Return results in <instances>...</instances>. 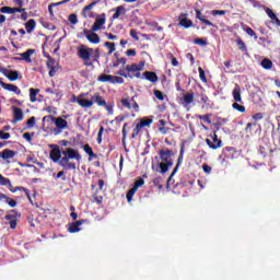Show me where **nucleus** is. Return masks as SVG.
<instances>
[{"instance_id":"obj_1","label":"nucleus","mask_w":280,"mask_h":280,"mask_svg":"<svg viewBox=\"0 0 280 280\" xmlns=\"http://www.w3.org/2000/svg\"><path fill=\"white\" fill-rule=\"evenodd\" d=\"M50 159L55 163L59 162V165L63 170H68V171L73 170L74 171L77 168V164L71 161L74 160V161L80 162L82 156H81L79 150H75L73 148H66V150H63L61 152L60 148L58 145H56L50 151Z\"/></svg>"},{"instance_id":"obj_2","label":"nucleus","mask_w":280,"mask_h":280,"mask_svg":"<svg viewBox=\"0 0 280 280\" xmlns=\"http://www.w3.org/2000/svg\"><path fill=\"white\" fill-rule=\"evenodd\" d=\"M78 56L83 60L85 67L94 68V62L100 63L101 50L100 48L86 47V45H81L78 48Z\"/></svg>"},{"instance_id":"obj_3","label":"nucleus","mask_w":280,"mask_h":280,"mask_svg":"<svg viewBox=\"0 0 280 280\" xmlns=\"http://www.w3.org/2000/svg\"><path fill=\"white\" fill-rule=\"evenodd\" d=\"M159 156L161 162L158 164L160 173L164 175L168 172L170 167L174 165L172 158L175 156V152L168 148L162 149L159 151Z\"/></svg>"},{"instance_id":"obj_4","label":"nucleus","mask_w":280,"mask_h":280,"mask_svg":"<svg viewBox=\"0 0 280 280\" xmlns=\"http://www.w3.org/2000/svg\"><path fill=\"white\" fill-rule=\"evenodd\" d=\"M232 96H233V100L235 101V103L232 104V108L241 114L246 113V107H244L243 105H240V104H243L240 84H235L232 91Z\"/></svg>"},{"instance_id":"obj_5","label":"nucleus","mask_w":280,"mask_h":280,"mask_svg":"<svg viewBox=\"0 0 280 280\" xmlns=\"http://www.w3.org/2000/svg\"><path fill=\"white\" fill-rule=\"evenodd\" d=\"M205 142L211 150H218L223 147L222 140L218 139L217 131H213L212 135H208V139H206Z\"/></svg>"},{"instance_id":"obj_6","label":"nucleus","mask_w":280,"mask_h":280,"mask_svg":"<svg viewBox=\"0 0 280 280\" xmlns=\"http://www.w3.org/2000/svg\"><path fill=\"white\" fill-rule=\"evenodd\" d=\"M46 66L49 69L48 75L54 78L59 70V63L51 56L47 55Z\"/></svg>"},{"instance_id":"obj_7","label":"nucleus","mask_w":280,"mask_h":280,"mask_svg":"<svg viewBox=\"0 0 280 280\" xmlns=\"http://www.w3.org/2000/svg\"><path fill=\"white\" fill-rule=\"evenodd\" d=\"M144 63H133V65H127L126 66V72L128 73H135L132 74L133 78L141 79V72L143 70Z\"/></svg>"},{"instance_id":"obj_8","label":"nucleus","mask_w":280,"mask_h":280,"mask_svg":"<svg viewBox=\"0 0 280 280\" xmlns=\"http://www.w3.org/2000/svg\"><path fill=\"white\" fill-rule=\"evenodd\" d=\"M105 23H106V14L105 13L97 14L91 28L92 32L101 31L103 28V25H105Z\"/></svg>"},{"instance_id":"obj_9","label":"nucleus","mask_w":280,"mask_h":280,"mask_svg":"<svg viewBox=\"0 0 280 280\" xmlns=\"http://www.w3.org/2000/svg\"><path fill=\"white\" fill-rule=\"evenodd\" d=\"M51 121L55 124L56 128L59 130L58 132H55V135H58L61 132L63 129L69 128V124L63 117H51Z\"/></svg>"},{"instance_id":"obj_10","label":"nucleus","mask_w":280,"mask_h":280,"mask_svg":"<svg viewBox=\"0 0 280 280\" xmlns=\"http://www.w3.org/2000/svg\"><path fill=\"white\" fill-rule=\"evenodd\" d=\"M184 152H185V143L183 142L180 144V152H179V156H178V160H177V165L175 168H173V173H171L170 177L167 178V184H170V182L172 180V178L175 176V174L177 173L180 164L183 163L184 161Z\"/></svg>"},{"instance_id":"obj_11","label":"nucleus","mask_w":280,"mask_h":280,"mask_svg":"<svg viewBox=\"0 0 280 280\" xmlns=\"http://www.w3.org/2000/svg\"><path fill=\"white\" fill-rule=\"evenodd\" d=\"M13 110V120L12 124L16 125L18 122H21L24 120V113L21 107H12Z\"/></svg>"},{"instance_id":"obj_12","label":"nucleus","mask_w":280,"mask_h":280,"mask_svg":"<svg viewBox=\"0 0 280 280\" xmlns=\"http://www.w3.org/2000/svg\"><path fill=\"white\" fill-rule=\"evenodd\" d=\"M0 85L2 86V89L4 91H10L11 93H16L18 95H20L22 93V91L20 90V88L18 85H14L11 83H5L2 81L1 78H0Z\"/></svg>"},{"instance_id":"obj_13","label":"nucleus","mask_w":280,"mask_h":280,"mask_svg":"<svg viewBox=\"0 0 280 280\" xmlns=\"http://www.w3.org/2000/svg\"><path fill=\"white\" fill-rule=\"evenodd\" d=\"M86 39L93 44V45H98L101 43V37L98 36V34H96L95 32H91L86 28H84V34H86Z\"/></svg>"},{"instance_id":"obj_14","label":"nucleus","mask_w":280,"mask_h":280,"mask_svg":"<svg viewBox=\"0 0 280 280\" xmlns=\"http://www.w3.org/2000/svg\"><path fill=\"white\" fill-rule=\"evenodd\" d=\"M18 155V151L11 150V149H4L2 152H0V159H3V161H9L10 159H14Z\"/></svg>"},{"instance_id":"obj_15","label":"nucleus","mask_w":280,"mask_h":280,"mask_svg":"<svg viewBox=\"0 0 280 280\" xmlns=\"http://www.w3.org/2000/svg\"><path fill=\"white\" fill-rule=\"evenodd\" d=\"M86 223V220L84 219H81V220H78L75 222H72L70 224H68V232L70 233H77L80 231V228L82 224Z\"/></svg>"},{"instance_id":"obj_16","label":"nucleus","mask_w":280,"mask_h":280,"mask_svg":"<svg viewBox=\"0 0 280 280\" xmlns=\"http://www.w3.org/2000/svg\"><path fill=\"white\" fill-rule=\"evenodd\" d=\"M195 101V93H186L184 96L180 98L182 104L184 107L190 105Z\"/></svg>"},{"instance_id":"obj_17","label":"nucleus","mask_w":280,"mask_h":280,"mask_svg":"<svg viewBox=\"0 0 280 280\" xmlns=\"http://www.w3.org/2000/svg\"><path fill=\"white\" fill-rule=\"evenodd\" d=\"M34 54H35V49L28 48V49H26V51L21 54L20 60H25L26 62H32L31 56H33Z\"/></svg>"},{"instance_id":"obj_18","label":"nucleus","mask_w":280,"mask_h":280,"mask_svg":"<svg viewBox=\"0 0 280 280\" xmlns=\"http://www.w3.org/2000/svg\"><path fill=\"white\" fill-rule=\"evenodd\" d=\"M143 78L147 79V81H149L151 83L159 82V75L155 74L154 72L145 71V72H143Z\"/></svg>"},{"instance_id":"obj_19","label":"nucleus","mask_w":280,"mask_h":280,"mask_svg":"<svg viewBox=\"0 0 280 280\" xmlns=\"http://www.w3.org/2000/svg\"><path fill=\"white\" fill-rule=\"evenodd\" d=\"M195 12H196V19L198 21L202 22L205 25L213 26V23L211 21L205 19V16L202 15V12L199 9H196Z\"/></svg>"},{"instance_id":"obj_20","label":"nucleus","mask_w":280,"mask_h":280,"mask_svg":"<svg viewBox=\"0 0 280 280\" xmlns=\"http://www.w3.org/2000/svg\"><path fill=\"white\" fill-rule=\"evenodd\" d=\"M273 150L270 148L269 144H261L259 147V154L262 156V158H267L269 153H272Z\"/></svg>"},{"instance_id":"obj_21","label":"nucleus","mask_w":280,"mask_h":280,"mask_svg":"<svg viewBox=\"0 0 280 280\" xmlns=\"http://www.w3.org/2000/svg\"><path fill=\"white\" fill-rule=\"evenodd\" d=\"M77 103L82 107V108H91L94 106V102L92 100H84V98H78Z\"/></svg>"},{"instance_id":"obj_22","label":"nucleus","mask_w":280,"mask_h":280,"mask_svg":"<svg viewBox=\"0 0 280 280\" xmlns=\"http://www.w3.org/2000/svg\"><path fill=\"white\" fill-rule=\"evenodd\" d=\"M91 100L93 103H96V105L100 107L106 106V101L100 94H94L93 96H91Z\"/></svg>"},{"instance_id":"obj_23","label":"nucleus","mask_w":280,"mask_h":280,"mask_svg":"<svg viewBox=\"0 0 280 280\" xmlns=\"http://www.w3.org/2000/svg\"><path fill=\"white\" fill-rule=\"evenodd\" d=\"M83 151L89 155L90 159H97V154L93 151V148L90 143L83 145Z\"/></svg>"},{"instance_id":"obj_24","label":"nucleus","mask_w":280,"mask_h":280,"mask_svg":"<svg viewBox=\"0 0 280 280\" xmlns=\"http://www.w3.org/2000/svg\"><path fill=\"white\" fill-rule=\"evenodd\" d=\"M26 33H32L36 28V21L34 19L28 20L25 24Z\"/></svg>"},{"instance_id":"obj_25","label":"nucleus","mask_w":280,"mask_h":280,"mask_svg":"<svg viewBox=\"0 0 280 280\" xmlns=\"http://www.w3.org/2000/svg\"><path fill=\"white\" fill-rule=\"evenodd\" d=\"M113 11H115L113 20H118V18L121 16V14H126V8L122 5L113 9Z\"/></svg>"},{"instance_id":"obj_26","label":"nucleus","mask_w":280,"mask_h":280,"mask_svg":"<svg viewBox=\"0 0 280 280\" xmlns=\"http://www.w3.org/2000/svg\"><path fill=\"white\" fill-rule=\"evenodd\" d=\"M103 46L108 49L107 56H112L116 50V44L114 42H105Z\"/></svg>"},{"instance_id":"obj_27","label":"nucleus","mask_w":280,"mask_h":280,"mask_svg":"<svg viewBox=\"0 0 280 280\" xmlns=\"http://www.w3.org/2000/svg\"><path fill=\"white\" fill-rule=\"evenodd\" d=\"M166 126V121L164 119H160L159 120V131L162 135H166L170 131V128L165 127Z\"/></svg>"},{"instance_id":"obj_28","label":"nucleus","mask_w":280,"mask_h":280,"mask_svg":"<svg viewBox=\"0 0 280 280\" xmlns=\"http://www.w3.org/2000/svg\"><path fill=\"white\" fill-rule=\"evenodd\" d=\"M40 92L39 89H34L31 88V90H28V96L31 98V103H35L37 101L36 96L38 95V93Z\"/></svg>"},{"instance_id":"obj_29","label":"nucleus","mask_w":280,"mask_h":280,"mask_svg":"<svg viewBox=\"0 0 280 280\" xmlns=\"http://www.w3.org/2000/svg\"><path fill=\"white\" fill-rule=\"evenodd\" d=\"M152 122H153L152 118L143 117L141 118L140 122H138V125H140L142 128H150Z\"/></svg>"},{"instance_id":"obj_30","label":"nucleus","mask_w":280,"mask_h":280,"mask_svg":"<svg viewBox=\"0 0 280 280\" xmlns=\"http://www.w3.org/2000/svg\"><path fill=\"white\" fill-rule=\"evenodd\" d=\"M96 4L97 2H91L90 4H86V7L82 9V16L84 19L89 18V14H86V12L92 11Z\"/></svg>"},{"instance_id":"obj_31","label":"nucleus","mask_w":280,"mask_h":280,"mask_svg":"<svg viewBox=\"0 0 280 280\" xmlns=\"http://www.w3.org/2000/svg\"><path fill=\"white\" fill-rule=\"evenodd\" d=\"M260 66H261L265 70H270V69H272V67H273V62H272L270 59L265 58L264 60H261Z\"/></svg>"},{"instance_id":"obj_32","label":"nucleus","mask_w":280,"mask_h":280,"mask_svg":"<svg viewBox=\"0 0 280 280\" xmlns=\"http://www.w3.org/2000/svg\"><path fill=\"white\" fill-rule=\"evenodd\" d=\"M212 114L196 115V118L202 120L205 124L211 125Z\"/></svg>"},{"instance_id":"obj_33","label":"nucleus","mask_w":280,"mask_h":280,"mask_svg":"<svg viewBox=\"0 0 280 280\" xmlns=\"http://www.w3.org/2000/svg\"><path fill=\"white\" fill-rule=\"evenodd\" d=\"M200 101H201V103L203 104V106L201 107V108H210L211 106H210V100H209V97H208V95H206V94H203V93H201L200 94Z\"/></svg>"},{"instance_id":"obj_34","label":"nucleus","mask_w":280,"mask_h":280,"mask_svg":"<svg viewBox=\"0 0 280 280\" xmlns=\"http://www.w3.org/2000/svg\"><path fill=\"white\" fill-rule=\"evenodd\" d=\"M112 80H113V75L112 74H100L97 77V81L98 82H103V83H106V82H110L112 83Z\"/></svg>"},{"instance_id":"obj_35","label":"nucleus","mask_w":280,"mask_h":280,"mask_svg":"<svg viewBox=\"0 0 280 280\" xmlns=\"http://www.w3.org/2000/svg\"><path fill=\"white\" fill-rule=\"evenodd\" d=\"M143 127L140 125V124H137L136 126H135V128L132 129V132H131V139H136L138 136H139V133L141 132V129H142Z\"/></svg>"},{"instance_id":"obj_36","label":"nucleus","mask_w":280,"mask_h":280,"mask_svg":"<svg viewBox=\"0 0 280 280\" xmlns=\"http://www.w3.org/2000/svg\"><path fill=\"white\" fill-rule=\"evenodd\" d=\"M236 46H237L240 51H242V52H246L247 51V46L243 42V39H241V38L236 39Z\"/></svg>"},{"instance_id":"obj_37","label":"nucleus","mask_w":280,"mask_h":280,"mask_svg":"<svg viewBox=\"0 0 280 280\" xmlns=\"http://www.w3.org/2000/svg\"><path fill=\"white\" fill-rule=\"evenodd\" d=\"M9 81L14 82L19 79V72L18 71H10L8 74H5Z\"/></svg>"},{"instance_id":"obj_38","label":"nucleus","mask_w":280,"mask_h":280,"mask_svg":"<svg viewBox=\"0 0 280 280\" xmlns=\"http://www.w3.org/2000/svg\"><path fill=\"white\" fill-rule=\"evenodd\" d=\"M179 25H182L185 28L191 27L194 25V22L191 20H188L186 18L182 19L179 22Z\"/></svg>"},{"instance_id":"obj_39","label":"nucleus","mask_w":280,"mask_h":280,"mask_svg":"<svg viewBox=\"0 0 280 280\" xmlns=\"http://www.w3.org/2000/svg\"><path fill=\"white\" fill-rule=\"evenodd\" d=\"M127 70H119L116 72L117 75H120L122 78H126V79H135V75H132L130 72H126Z\"/></svg>"},{"instance_id":"obj_40","label":"nucleus","mask_w":280,"mask_h":280,"mask_svg":"<svg viewBox=\"0 0 280 280\" xmlns=\"http://www.w3.org/2000/svg\"><path fill=\"white\" fill-rule=\"evenodd\" d=\"M163 178L162 177H155L153 179V186H155L158 189L162 190L163 189Z\"/></svg>"},{"instance_id":"obj_41","label":"nucleus","mask_w":280,"mask_h":280,"mask_svg":"<svg viewBox=\"0 0 280 280\" xmlns=\"http://www.w3.org/2000/svg\"><path fill=\"white\" fill-rule=\"evenodd\" d=\"M12 214H7L5 215V220H10V229H16L18 226V220L16 219H12Z\"/></svg>"},{"instance_id":"obj_42","label":"nucleus","mask_w":280,"mask_h":280,"mask_svg":"<svg viewBox=\"0 0 280 280\" xmlns=\"http://www.w3.org/2000/svg\"><path fill=\"white\" fill-rule=\"evenodd\" d=\"M127 128H128V122H125L124 126H122V130H121V133H122V144H126V140H127V136H128V131H127Z\"/></svg>"},{"instance_id":"obj_43","label":"nucleus","mask_w":280,"mask_h":280,"mask_svg":"<svg viewBox=\"0 0 280 280\" xmlns=\"http://www.w3.org/2000/svg\"><path fill=\"white\" fill-rule=\"evenodd\" d=\"M198 72H199L200 81L202 83H208V80H207V77H206V72H205V70L201 67L198 68Z\"/></svg>"},{"instance_id":"obj_44","label":"nucleus","mask_w":280,"mask_h":280,"mask_svg":"<svg viewBox=\"0 0 280 280\" xmlns=\"http://www.w3.org/2000/svg\"><path fill=\"white\" fill-rule=\"evenodd\" d=\"M125 79L122 77L113 75L112 78V84H124Z\"/></svg>"},{"instance_id":"obj_45","label":"nucleus","mask_w":280,"mask_h":280,"mask_svg":"<svg viewBox=\"0 0 280 280\" xmlns=\"http://www.w3.org/2000/svg\"><path fill=\"white\" fill-rule=\"evenodd\" d=\"M14 194H16L18 191H23L25 194L26 197H30V190L23 186H16L13 189Z\"/></svg>"},{"instance_id":"obj_46","label":"nucleus","mask_w":280,"mask_h":280,"mask_svg":"<svg viewBox=\"0 0 280 280\" xmlns=\"http://www.w3.org/2000/svg\"><path fill=\"white\" fill-rule=\"evenodd\" d=\"M127 58L126 57H122V58H118L116 60V62H114L113 67L114 68H117L119 65H122V66H126L127 65Z\"/></svg>"},{"instance_id":"obj_47","label":"nucleus","mask_w":280,"mask_h":280,"mask_svg":"<svg viewBox=\"0 0 280 280\" xmlns=\"http://www.w3.org/2000/svg\"><path fill=\"white\" fill-rule=\"evenodd\" d=\"M143 185H144V179L141 178V177H139L138 180H136V182L133 183L132 188L136 189V190H138V189H139L140 187H142Z\"/></svg>"},{"instance_id":"obj_48","label":"nucleus","mask_w":280,"mask_h":280,"mask_svg":"<svg viewBox=\"0 0 280 280\" xmlns=\"http://www.w3.org/2000/svg\"><path fill=\"white\" fill-rule=\"evenodd\" d=\"M136 192H137V190H136L133 187H131V188L128 190V192H127V195H126V198H127V201H128V202H130V201L132 200V198H133V196H135Z\"/></svg>"},{"instance_id":"obj_49","label":"nucleus","mask_w":280,"mask_h":280,"mask_svg":"<svg viewBox=\"0 0 280 280\" xmlns=\"http://www.w3.org/2000/svg\"><path fill=\"white\" fill-rule=\"evenodd\" d=\"M103 133H104V127H100L98 132H97V138H96L97 144H102V142H103V139H102Z\"/></svg>"},{"instance_id":"obj_50","label":"nucleus","mask_w":280,"mask_h":280,"mask_svg":"<svg viewBox=\"0 0 280 280\" xmlns=\"http://www.w3.org/2000/svg\"><path fill=\"white\" fill-rule=\"evenodd\" d=\"M121 105L124 108H127V109H131V103H130V100L129 98H122L120 101Z\"/></svg>"},{"instance_id":"obj_51","label":"nucleus","mask_w":280,"mask_h":280,"mask_svg":"<svg viewBox=\"0 0 280 280\" xmlns=\"http://www.w3.org/2000/svg\"><path fill=\"white\" fill-rule=\"evenodd\" d=\"M68 22H70L72 25H77L78 23V16L75 13H72L68 15Z\"/></svg>"},{"instance_id":"obj_52","label":"nucleus","mask_w":280,"mask_h":280,"mask_svg":"<svg viewBox=\"0 0 280 280\" xmlns=\"http://www.w3.org/2000/svg\"><path fill=\"white\" fill-rule=\"evenodd\" d=\"M155 97L159 100V101H164L165 100V95L162 91L160 90H155L153 91Z\"/></svg>"},{"instance_id":"obj_53","label":"nucleus","mask_w":280,"mask_h":280,"mask_svg":"<svg viewBox=\"0 0 280 280\" xmlns=\"http://www.w3.org/2000/svg\"><path fill=\"white\" fill-rule=\"evenodd\" d=\"M0 12L3 14H12V7H1Z\"/></svg>"},{"instance_id":"obj_54","label":"nucleus","mask_w":280,"mask_h":280,"mask_svg":"<svg viewBox=\"0 0 280 280\" xmlns=\"http://www.w3.org/2000/svg\"><path fill=\"white\" fill-rule=\"evenodd\" d=\"M35 125H36V117H35V116H33V117H31V118L27 119L26 126H27L28 128H32V127L35 126Z\"/></svg>"},{"instance_id":"obj_55","label":"nucleus","mask_w":280,"mask_h":280,"mask_svg":"<svg viewBox=\"0 0 280 280\" xmlns=\"http://www.w3.org/2000/svg\"><path fill=\"white\" fill-rule=\"evenodd\" d=\"M10 178L3 177V175L0 174V186L5 187L7 184H9Z\"/></svg>"},{"instance_id":"obj_56","label":"nucleus","mask_w":280,"mask_h":280,"mask_svg":"<svg viewBox=\"0 0 280 280\" xmlns=\"http://www.w3.org/2000/svg\"><path fill=\"white\" fill-rule=\"evenodd\" d=\"M103 199H104L103 196H97V195L93 196V202H95L96 205H102Z\"/></svg>"},{"instance_id":"obj_57","label":"nucleus","mask_w":280,"mask_h":280,"mask_svg":"<svg viewBox=\"0 0 280 280\" xmlns=\"http://www.w3.org/2000/svg\"><path fill=\"white\" fill-rule=\"evenodd\" d=\"M168 57L171 58V65H173V67H177L179 65L178 60L173 54H168Z\"/></svg>"},{"instance_id":"obj_58","label":"nucleus","mask_w":280,"mask_h":280,"mask_svg":"<svg viewBox=\"0 0 280 280\" xmlns=\"http://www.w3.org/2000/svg\"><path fill=\"white\" fill-rule=\"evenodd\" d=\"M264 117H265L264 113H256V114L253 115V119L255 121L261 120V119H264Z\"/></svg>"},{"instance_id":"obj_59","label":"nucleus","mask_w":280,"mask_h":280,"mask_svg":"<svg viewBox=\"0 0 280 280\" xmlns=\"http://www.w3.org/2000/svg\"><path fill=\"white\" fill-rule=\"evenodd\" d=\"M129 35H130V37H131L132 39H135L136 42L139 40L138 33H137L136 30H130V31H129Z\"/></svg>"},{"instance_id":"obj_60","label":"nucleus","mask_w":280,"mask_h":280,"mask_svg":"<svg viewBox=\"0 0 280 280\" xmlns=\"http://www.w3.org/2000/svg\"><path fill=\"white\" fill-rule=\"evenodd\" d=\"M11 135L9 132H3V130H0V139L1 140H8L10 139Z\"/></svg>"},{"instance_id":"obj_61","label":"nucleus","mask_w":280,"mask_h":280,"mask_svg":"<svg viewBox=\"0 0 280 280\" xmlns=\"http://www.w3.org/2000/svg\"><path fill=\"white\" fill-rule=\"evenodd\" d=\"M56 178L59 179L61 178L62 182H66L67 180V175L63 171L59 172L57 175H56Z\"/></svg>"},{"instance_id":"obj_62","label":"nucleus","mask_w":280,"mask_h":280,"mask_svg":"<svg viewBox=\"0 0 280 280\" xmlns=\"http://www.w3.org/2000/svg\"><path fill=\"white\" fill-rule=\"evenodd\" d=\"M194 43L199 46H207V42L205 39H201L200 37L195 39Z\"/></svg>"},{"instance_id":"obj_63","label":"nucleus","mask_w":280,"mask_h":280,"mask_svg":"<svg viewBox=\"0 0 280 280\" xmlns=\"http://www.w3.org/2000/svg\"><path fill=\"white\" fill-rule=\"evenodd\" d=\"M245 31L249 36L255 37V39H257L256 33L250 27H247Z\"/></svg>"},{"instance_id":"obj_64","label":"nucleus","mask_w":280,"mask_h":280,"mask_svg":"<svg viewBox=\"0 0 280 280\" xmlns=\"http://www.w3.org/2000/svg\"><path fill=\"white\" fill-rule=\"evenodd\" d=\"M270 20L272 23H275V25H278V26L280 25V20L277 16V14H275Z\"/></svg>"}]
</instances>
